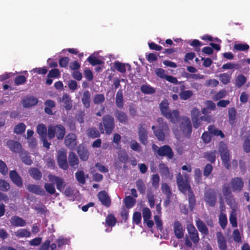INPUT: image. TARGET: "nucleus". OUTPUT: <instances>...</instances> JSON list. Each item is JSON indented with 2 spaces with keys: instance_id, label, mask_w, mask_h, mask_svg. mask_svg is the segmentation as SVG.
Masks as SVG:
<instances>
[{
  "instance_id": "f257e3e1",
  "label": "nucleus",
  "mask_w": 250,
  "mask_h": 250,
  "mask_svg": "<svg viewBox=\"0 0 250 250\" xmlns=\"http://www.w3.org/2000/svg\"><path fill=\"white\" fill-rule=\"evenodd\" d=\"M99 128L102 134L110 135L115 128V121L113 117L109 114L104 115L102 118V122L99 124Z\"/></svg>"
},
{
  "instance_id": "f03ea898",
  "label": "nucleus",
  "mask_w": 250,
  "mask_h": 250,
  "mask_svg": "<svg viewBox=\"0 0 250 250\" xmlns=\"http://www.w3.org/2000/svg\"><path fill=\"white\" fill-rule=\"evenodd\" d=\"M65 133V128L62 125H50L48 127L47 137L50 140L53 139L56 136L58 140H62L64 137Z\"/></svg>"
},
{
  "instance_id": "7ed1b4c3",
  "label": "nucleus",
  "mask_w": 250,
  "mask_h": 250,
  "mask_svg": "<svg viewBox=\"0 0 250 250\" xmlns=\"http://www.w3.org/2000/svg\"><path fill=\"white\" fill-rule=\"evenodd\" d=\"M218 152L220 154L222 163L226 169L230 168V153L227 145L223 141L219 144Z\"/></svg>"
},
{
  "instance_id": "20e7f679",
  "label": "nucleus",
  "mask_w": 250,
  "mask_h": 250,
  "mask_svg": "<svg viewBox=\"0 0 250 250\" xmlns=\"http://www.w3.org/2000/svg\"><path fill=\"white\" fill-rule=\"evenodd\" d=\"M152 149L156 157H166L169 159L173 157V152L171 148L168 145H164L162 146L158 147L156 145L153 144Z\"/></svg>"
},
{
  "instance_id": "39448f33",
  "label": "nucleus",
  "mask_w": 250,
  "mask_h": 250,
  "mask_svg": "<svg viewBox=\"0 0 250 250\" xmlns=\"http://www.w3.org/2000/svg\"><path fill=\"white\" fill-rule=\"evenodd\" d=\"M185 179H184L183 176L179 173L176 175V182L179 190L182 193L186 194L187 192H190L192 191L189 181L188 179L187 175H184Z\"/></svg>"
},
{
  "instance_id": "423d86ee",
  "label": "nucleus",
  "mask_w": 250,
  "mask_h": 250,
  "mask_svg": "<svg viewBox=\"0 0 250 250\" xmlns=\"http://www.w3.org/2000/svg\"><path fill=\"white\" fill-rule=\"evenodd\" d=\"M179 127L184 137L189 138L192 133V125L189 118L186 116L182 117Z\"/></svg>"
},
{
  "instance_id": "0eeeda50",
  "label": "nucleus",
  "mask_w": 250,
  "mask_h": 250,
  "mask_svg": "<svg viewBox=\"0 0 250 250\" xmlns=\"http://www.w3.org/2000/svg\"><path fill=\"white\" fill-rule=\"evenodd\" d=\"M154 134L157 139L163 141L165 139V135L169 131V127L167 124H163L162 126L156 127L154 125L152 126Z\"/></svg>"
},
{
  "instance_id": "6e6552de",
  "label": "nucleus",
  "mask_w": 250,
  "mask_h": 250,
  "mask_svg": "<svg viewBox=\"0 0 250 250\" xmlns=\"http://www.w3.org/2000/svg\"><path fill=\"white\" fill-rule=\"evenodd\" d=\"M204 201L206 204L210 207H214L217 202L215 191L211 188L207 189L204 193Z\"/></svg>"
},
{
  "instance_id": "1a4fd4ad",
  "label": "nucleus",
  "mask_w": 250,
  "mask_h": 250,
  "mask_svg": "<svg viewBox=\"0 0 250 250\" xmlns=\"http://www.w3.org/2000/svg\"><path fill=\"white\" fill-rule=\"evenodd\" d=\"M57 163L59 167L63 170H66L68 168V165L67 161V154L64 151H59L57 157Z\"/></svg>"
},
{
  "instance_id": "9d476101",
  "label": "nucleus",
  "mask_w": 250,
  "mask_h": 250,
  "mask_svg": "<svg viewBox=\"0 0 250 250\" xmlns=\"http://www.w3.org/2000/svg\"><path fill=\"white\" fill-rule=\"evenodd\" d=\"M230 186L234 192H241L244 187V181L241 177H234L231 179Z\"/></svg>"
},
{
  "instance_id": "9b49d317",
  "label": "nucleus",
  "mask_w": 250,
  "mask_h": 250,
  "mask_svg": "<svg viewBox=\"0 0 250 250\" xmlns=\"http://www.w3.org/2000/svg\"><path fill=\"white\" fill-rule=\"evenodd\" d=\"M138 136L139 141L144 145L148 143V132L145 127V124H140L138 126Z\"/></svg>"
},
{
  "instance_id": "f8f14e48",
  "label": "nucleus",
  "mask_w": 250,
  "mask_h": 250,
  "mask_svg": "<svg viewBox=\"0 0 250 250\" xmlns=\"http://www.w3.org/2000/svg\"><path fill=\"white\" fill-rule=\"evenodd\" d=\"M187 230L189 237L191 241L194 244H197L199 240V236L198 231L193 225H189L187 227Z\"/></svg>"
},
{
  "instance_id": "ddd939ff",
  "label": "nucleus",
  "mask_w": 250,
  "mask_h": 250,
  "mask_svg": "<svg viewBox=\"0 0 250 250\" xmlns=\"http://www.w3.org/2000/svg\"><path fill=\"white\" fill-rule=\"evenodd\" d=\"M77 136L74 133H69L64 139L65 146L70 149H73L77 145Z\"/></svg>"
},
{
  "instance_id": "4468645a",
  "label": "nucleus",
  "mask_w": 250,
  "mask_h": 250,
  "mask_svg": "<svg viewBox=\"0 0 250 250\" xmlns=\"http://www.w3.org/2000/svg\"><path fill=\"white\" fill-rule=\"evenodd\" d=\"M97 196L99 201L106 208H109L111 206V199L105 191L102 190L100 191L98 193Z\"/></svg>"
},
{
  "instance_id": "2eb2a0df",
  "label": "nucleus",
  "mask_w": 250,
  "mask_h": 250,
  "mask_svg": "<svg viewBox=\"0 0 250 250\" xmlns=\"http://www.w3.org/2000/svg\"><path fill=\"white\" fill-rule=\"evenodd\" d=\"M9 177L11 181L19 188L23 187V182L21 177L16 170H12L9 171Z\"/></svg>"
},
{
  "instance_id": "dca6fc26",
  "label": "nucleus",
  "mask_w": 250,
  "mask_h": 250,
  "mask_svg": "<svg viewBox=\"0 0 250 250\" xmlns=\"http://www.w3.org/2000/svg\"><path fill=\"white\" fill-rule=\"evenodd\" d=\"M6 144L8 147L13 152L19 153L22 150L21 145L18 141L9 140Z\"/></svg>"
},
{
  "instance_id": "f3484780",
  "label": "nucleus",
  "mask_w": 250,
  "mask_h": 250,
  "mask_svg": "<svg viewBox=\"0 0 250 250\" xmlns=\"http://www.w3.org/2000/svg\"><path fill=\"white\" fill-rule=\"evenodd\" d=\"M27 189L29 192L38 195L44 196L45 194V191L40 186L37 185L28 184Z\"/></svg>"
},
{
  "instance_id": "a211bd4d",
  "label": "nucleus",
  "mask_w": 250,
  "mask_h": 250,
  "mask_svg": "<svg viewBox=\"0 0 250 250\" xmlns=\"http://www.w3.org/2000/svg\"><path fill=\"white\" fill-rule=\"evenodd\" d=\"M38 103V99L33 96H27L22 100L21 103L24 107L28 108L36 105Z\"/></svg>"
},
{
  "instance_id": "6ab92c4d",
  "label": "nucleus",
  "mask_w": 250,
  "mask_h": 250,
  "mask_svg": "<svg viewBox=\"0 0 250 250\" xmlns=\"http://www.w3.org/2000/svg\"><path fill=\"white\" fill-rule=\"evenodd\" d=\"M174 232L175 236L178 239H181L184 237V231L181 223L178 221H176L173 225Z\"/></svg>"
},
{
  "instance_id": "aec40b11",
  "label": "nucleus",
  "mask_w": 250,
  "mask_h": 250,
  "mask_svg": "<svg viewBox=\"0 0 250 250\" xmlns=\"http://www.w3.org/2000/svg\"><path fill=\"white\" fill-rule=\"evenodd\" d=\"M168 116H167L165 118L169 120L170 122L172 124H176L180 120V114L179 111L177 109L170 110L169 113H168Z\"/></svg>"
},
{
  "instance_id": "412c9836",
  "label": "nucleus",
  "mask_w": 250,
  "mask_h": 250,
  "mask_svg": "<svg viewBox=\"0 0 250 250\" xmlns=\"http://www.w3.org/2000/svg\"><path fill=\"white\" fill-rule=\"evenodd\" d=\"M20 158L22 162L25 165L30 166L33 163V161L31 159L29 153L24 150H22L19 153Z\"/></svg>"
},
{
  "instance_id": "4be33fe9",
  "label": "nucleus",
  "mask_w": 250,
  "mask_h": 250,
  "mask_svg": "<svg viewBox=\"0 0 250 250\" xmlns=\"http://www.w3.org/2000/svg\"><path fill=\"white\" fill-rule=\"evenodd\" d=\"M68 162L71 167L76 168L79 164V159L75 153L71 151L68 155Z\"/></svg>"
},
{
  "instance_id": "5701e85b",
  "label": "nucleus",
  "mask_w": 250,
  "mask_h": 250,
  "mask_svg": "<svg viewBox=\"0 0 250 250\" xmlns=\"http://www.w3.org/2000/svg\"><path fill=\"white\" fill-rule=\"evenodd\" d=\"M159 108L162 115L165 117L168 116V113L170 111L169 109V103L167 100L161 101L159 104Z\"/></svg>"
},
{
  "instance_id": "b1692460",
  "label": "nucleus",
  "mask_w": 250,
  "mask_h": 250,
  "mask_svg": "<svg viewBox=\"0 0 250 250\" xmlns=\"http://www.w3.org/2000/svg\"><path fill=\"white\" fill-rule=\"evenodd\" d=\"M10 223L12 226L15 227H24L26 224V222L24 220L16 215L11 218Z\"/></svg>"
},
{
  "instance_id": "393cba45",
  "label": "nucleus",
  "mask_w": 250,
  "mask_h": 250,
  "mask_svg": "<svg viewBox=\"0 0 250 250\" xmlns=\"http://www.w3.org/2000/svg\"><path fill=\"white\" fill-rule=\"evenodd\" d=\"M81 100L84 107L89 108L90 106L91 94L88 90L83 92Z\"/></svg>"
},
{
  "instance_id": "a878e982",
  "label": "nucleus",
  "mask_w": 250,
  "mask_h": 250,
  "mask_svg": "<svg viewBox=\"0 0 250 250\" xmlns=\"http://www.w3.org/2000/svg\"><path fill=\"white\" fill-rule=\"evenodd\" d=\"M115 116L118 121L122 124H125L128 122V118L127 115L121 110H116Z\"/></svg>"
},
{
  "instance_id": "bb28decb",
  "label": "nucleus",
  "mask_w": 250,
  "mask_h": 250,
  "mask_svg": "<svg viewBox=\"0 0 250 250\" xmlns=\"http://www.w3.org/2000/svg\"><path fill=\"white\" fill-rule=\"evenodd\" d=\"M77 153L81 160L85 161L88 160L89 153L86 148L84 147H79L77 150Z\"/></svg>"
},
{
  "instance_id": "cd10ccee",
  "label": "nucleus",
  "mask_w": 250,
  "mask_h": 250,
  "mask_svg": "<svg viewBox=\"0 0 250 250\" xmlns=\"http://www.w3.org/2000/svg\"><path fill=\"white\" fill-rule=\"evenodd\" d=\"M196 225L199 231L205 235L208 234V229L205 224L202 220L199 219L196 222Z\"/></svg>"
},
{
  "instance_id": "c85d7f7f",
  "label": "nucleus",
  "mask_w": 250,
  "mask_h": 250,
  "mask_svg": "<svg viewBox=\"0 0 250 250\" xmlns=\"http://www.w3.org/2000/svg\"><path fill=\"white\" fill-rule=\"evenodd\" d=\"M115 103L116 106L120 109H122L124 106V98L123 91L122 89H119L116 94Z\"/></svg>"
},
{
  "instance_id": "c756f323",
  "label": "nucleus",
  "mask_w": 250,
  "mask_h": 250,
  "mask_svg": "<svg viewBox=\"0 0 250 250\" xmlns=\"http://www.w3.org/2000/svg\"><path fill=\"white\" fill-rule=\"evenodd\" d=\"M30 175L36 180H40L42 177V173L41 171L36 167H31L28 170Z\"/></svg>"
},
{
  "instance_id": "7c9ffc66",
  "label": "nucleus",
  "mask_w": 250,
  "mask_h": 250,
  "mask_svg": "<svg viewBox=\"0 0 250 250\" xmlns=\"http://www.w3.org/2000/svg\"><path fill=\"white\" fill-rule=\"evenodd\" d=\"M62 102L64 104V107L67 110H70L72 107V101L70 97L66 94L64 93L62 98Z\"/></svg>"
},
{
  "instance_id": "2f4dec72",
  "label": "nucleus",
  "mask_w": 250,
  "mask_h": 250,
  "mask_svg": "<svg viewBox=\"0 0 250 250\" xmlns=\"http://www.w3.org/2000/svg\"><path fill=\"white\" fill-rule=\"evenodd\" d=\"M208 130L209 133L211 135L216 136H220L221 138H223L225 137V135L223 133V132L221 130L216 128L213 125H210L208 126Z\"/></svg>"
},
{
  "instance_id": "473e14b6",
  "label": "nucleus",
  "mask_w": 250,
  "mask_h": 250,
  "mask_svg": "<svg viewBox=\"0 0 250 250\" xmlns=\"http://www.w3.org/2000/svg\"><path fill=\"white\" fill-rule=\"evenodd\" d=\"M216 151H207L204 153L203 157L210 163H214L216 160Z\"/></svg>"
},
{
  "instance_id": "72a5a7b5",
  "label": "nucleus",
  "mask_w": 250,
  "mask_h": 250,
  "mask_svg": "<svg viewBox=\"0 0 250 250\" xmlns=\"http://www.w3.org/2000/svg\"><path fill=\"white\" fill-rule=\"evenodd\" d=\"M217 243L219 249L220 250H227V243L224 236L220 233L217 235Z\"/></svg>"
},
{
  "instance_id": "f704fd0d",
  "label": "nucleus",
  "mask_w": 250,
  "mask_h": 250,
  "mask_svg": "<svg viewBox=\"0 0 250 250\" xmlns=\"http://www.w3.org/2000/svg\"><path fill=\"white\" fill-rule=\"evenodd\" d=\"M87 135L89 137L95 139L100 136V132L95 127H92L87 129Z\"/></svg>"
},
{
  "instance_id": "c9c22d12",
  "label": "nucleus",
  "mask_w": 250,
  "mask_h": 250,
  "mask_svg": "<svg viewBox=\"0 0 250 250\" xmlns=\"http://www.w3.org/2000/svg\"><path fill=\"white\" fill-rule=\"evenodd\" d=\"M246 77L242 74H239L235 79V85L238 88L241 87L246 82Z\"/></svg>"
},
{
  "instance_id": "e433bc0d",
  "label": "nucleus",
  "mask_w": 250,
  "mask_h": 250,
  "mask_svg": "<svg viewBox=\"0 0 250 250\" xmlns=\"http://www.w3.org/2000/svg\"><path fill=\"white\" fill-rule=\"evenodd\" d=\"M37 132L41 138L46 137L47 135L46 127L42 124H39L37 125Z\"/></svg>"
},
{
  "instance_id": "4c0bfd02",
  "label": "nucleus",
  "mask_w": 250,
  "mask_h": 250,
  "mask_svg": "<svg viewBox=\"0 0 250 250\" xmlns=\"http://www.w3.org/2000/svg\"><path fill=\"white\" fill-rule=\"evenodd\" d=\"M229 123L230 125H233L235 123L236 111L234 107H231L229 109L228 111Z\"/></svg>"
},
{
  "instance_id": "58836bf2",
  "label": "nucleus",
  "mask_w": 250,
  "mask_h": 250,
  "mask_svg": "<svg viewBox=\"0 0 250 250\" xmlns=\"http://www.w3.org/2000/svg\"><path fill=\"white\" fill-rule=\"evenodd\" d=\"M188 201L189 208L190 210L192 211L196 206V199L193 191L188 193Z\"/></svg>"
},
{
  "instance_id": "ea45409f",
  "label": "nucleus",
  "mask_w": 250,
  "mask_h": 250,
  "mask_svg": "<svg viewBox=\"0 0 250 250\" xmlns=\"http://www.w3.org/2000/svg\"><path fill=\"white\" fill-rule=\"evenodd\" d=\"M222 191L224 197L233 195L231 186L228 183H224L223 185Z\"/></svg>"
},
{
  "instance_id": "a19ab883",
  "label": "nucleus",
  "mask_w": 250,
  "mask_h": 250,
  "mask_svg": "<svg viewBox=\"0 0 250 250\" xmlns=\"http://www.w3.org/2000/svg\"><path fill=\"white\" fill-rule=\"evenodd\" d=\"M219 77L220 81L223 84H227L230 81V79L231 78V73H222L219 75Z\"/></svg>"
},
{
  "instance_id": "79ce46f5",
  "label": "nucleus",
  "mask_w": 250,
  "mask_h": 250,
  "mask_svg": "<svg viewBox=\"0 0 250 250\" xmlns=\"http://www.w3.org/2000/svg\"><path fill=\"white\" fill-rule=\"evenodd\" d=\"M116 222V218L113 214H109L107 215L105 219V223L108 227H113L115 226Z\"/></svg>"
},
{
  "instance_id": "37998d69",
  "label": "nucleus",
  "mask_w": 250,
  "mask_h": 250,
  "mask_svg": "<svg viewBox=\"0 0 250 250\" xmlns=\"http://www.w3.org/2000/svg\"><path fill=\"white\" fill-rule=\"evenodd\" d=\"M141 91L146 94H153L155 92L154 88L148 84H143L141 86Z\"/></svg>"
},
{
  "instance_id": "c03bdc74",
  "label": "nucleus",
  "mask_w": 250,
  "mask_h": 250,
  "mask_svg": "<svg viewBox=\"0 0 250 250\" xmlns=\"http://www.w3.org/2000/svg\"><path fill=\"white\" fill-rule=\"evenodd\" d=\"M124 203L127 208H130L135 205L136 200L131 196H127L124 199Z\"/></svg>"
},
{
  "instance_id": "a18cd8bd",
  "label": "nucleus",
  "mask_w": 250,
  "mask_h": 250,
  "mask_svg": "<svg viewBox=\"0 0 250 250\" xmlns=\"http://www.w3.org/2000/svg\"><path fill=\"white\" fill-rule=\"evenodd\" d=\"M136 186L141 194H144L145 193L146 187L142 179H138L136 182Z\"/></svg>"
},
{
  "instance_id": "49530a36",
  "label": "nucleus",
  "mask_w": 250,
  "mask_h": 250,
  "mask_svg": "<svg viewBox=\"0 0 250 250\" xmlns=\"http://www.w3.org/2000/svg\"><path fill=\"white\" fill-rule=\"evenodd\" d=\"M15 235L18 238L29 237L31 235V233L26 229H21L15 232Z\"/></svg>"
},
{
  "instance_id": "de8ad7c7",
  "label": "nucleus",
  "mask_w": 250,
  "mask_h": 250,
  "mask_svg": "<svg viewBox=\"0 0 250 250\" xmlns=\"http://www.w3.org/2000/svg\"><path fill=\"white\" fill-rule=\"evenodd\" d=\"M219 222L221 227L224 229L226 227L228 223L227 217L223 212H220L219 216Z\"/></svg>"
},
{
  "instance_id": "09e8293b",
  "label": "nucleus",
  "mask_w": 250,
  "mask_h": 250,
  "mask_svg": "<svg viewBox=\"0 0 250 250\" xmlns=\"http://www.w3.org/2000/svg\"><path fill=\"white\" fill-rule=\"evenodd\" d=\"M75 177L79 183L84 185L85 184V178L84 172L83 170H79L75 173Z\"/></svg>"
},
{
  "instance_id": "8fccbe9b",
  "label": "nucleus",
  "mask_w": 250,
  "mask_h": 250,
  "mask_svg": "<svg viewBox=\"0 0 250 250\" xmlns=\"http://www.w3.org/2000/svg\"><path fill=\"white\" fill-rule=\"evenodd\" d=\"M26 126L23 123L18 124L15 126L14 132L17 134H21L25 132Z\"/></svg>"
},
{
  "instance_id": "3c124183",
  "label": "nucleus",
  "mask_w": 250,
  "mask_h": 250,
  "mask_svg": "<svg viewBox=\"0 0 250 250\" xmlns=\"http://www.w3.org/2000/svg\"><path fill=\"white\" fill-rule=\"evenodd\" d=\"M105 101V97L103 94H97L93 98V103L95 104H100Z\"/></svg>"
},
{
  "instance_id": "603ef678",
  "label": "nucleus",
  "mask_w": 250,
  "mask_h": 250,
  "mask_svg": "<svg viewBox=\"0 0 250 250\" xmlns=\"http://www.w3.org/2000/svg\"><path fill=\"white\" fill-rule=\"evenodd\" d=\"M87 61L93 66H95L97 64H101L103 63V62L102 60L92 55H90L88 57L87 59Z\"/></svg>"
},
{
  "instance_id": "864d4df0",
  "label": "nucleus",
  "mask_w": 250,
  "mask_h": 250,
  "mask_svg": "<svg viewBox=\"0 0 250 250\" xmlns=\"http://www.w3.org/2000/svg\"><path fill=\"white\" fill-rule=\"evenodd\" d=\"M243 148L246 153H248L250 152V134L244 140Z\"/></svg>"
},
{
  "instance_id": "5fc2aeb1",
  "label": "nucleus",
  "mask_w": 250,
  "mask_h": 250,
  "mask_svg": "<svg viewBox=\"0 0 250 250\" xmlns=\"http://www.w3.org/2000/svg\"><path fill=\"white\" fill-rule=\"evenodd\" d=\"M193 95V92L191 90H186L179 92V96L181 100H187L190 98Z\"/></svg>"
},
{
  "instance_id": "6e6d98bb",
  "label": "nucleus",
  "mask_w": 250,
  "mask_h": 250,
  "mask_svg": "<svg viewBox=\"0 0 250 250\" xmlns=\"http://www.w3.org/2000/svg\"><path fill=\"white\" fill-rule=\"evenodd\" d=\"M234 49L239 51H247L249 48V45L247 43H238L234 45Z\"/></svg>"
},
{
  "instance_id": "4d7b16f0",
  "label": "nucleus",
  "mask_w": 250,
  "mask_h": 250,
  "mask_svg": "<svg viewBox=\"0 0 250 250\" xmlns=\"http://www.w3.org/2000/svg\"><path fill=\"white\" fill-rule=\"evenodd\" d=\"M114 68L121 73H125L126 72L125 65L119 61H116L114 63Z\"/></svg>"
},
{
  "instance_id": "13d9d810",
  "label": "nucleus",
  "mask_w": 250,
  "mask_h": 250,
  "mask_svg": "<svg viewBox=\"0 0 250 250\" xmlns=\"http://www.w3.org/2000/svg\"><path fill=\"white\" fill-rule=\"evenodd\" d=\"M232 236L233 240L236 243H241L242 242V237L238 229H235L233 231Z\"/></svg>"
},
{
  "instance_id": "bf43d9fd",
  "label": "nucleus",
  "mask_w": 250,
  "mask_h": 250,
  "mask_svg": "<svg viewBox=\"0 0 250 250\" xmlns=\"http://www.w3.org/2000/svg\"><path fill=\"white\" fill-rule=\"evenodd\" d=\"M10 188V184L6 181L0 179V190L7 191Z\"/></svg>"
},
{
  "instance_id": "052dcab7",
  "label": "nucleus",
  "mask_w": 250,
  "mask_h": 250,
  "mask_svg": "<svg viewBox=\"0 0 250 250\" xmlns=\"http://www.w3.org/2000/svg\"><path fill=\"white\" fill-rule=\"evenodd\" d=\"M189 44L190 46L194 47L196 51H199L200 47L203 45L200 41L196 39L190 41Z\"/></svg>"
},
{
  "instance_id": "680f3d73",
  "label": "nucleus",
  "mask_w": 250,
  "mask_h": 250,
  "mask_svg": "<svg viewBox=\"0 0 250 250\" xmlns=\"http://www.w3.org/2000/svg\"><path fill=\"white\" fill-rule=\"evenodd\" d=\"M202 172L200 168H196L194 170V179L196 183L199 184L202 182Z\"/></svg>"
},
{
  "instance_id": "e2e57ef3",
  "label": "nucleus",
  "mask_w": 250,
  "mask_h": 250,
  "mask_svg": "<svg viewBox=\"0 0 250 250\" xmlns=\"http://www.w3.org/2000/svg\"><path fill=\"white\" fill-rule=\"evenodd\" d=\"M61 76V73L57 68H54L50 70L47 74L48 78H59Z\"/></svg>"
},
{
  "instance_id": "0e129e2a",
  "label": "nucleus",
  "mask_w": 250,
  "mask_h": 250,
  "mask_svg": "<svg viewBox=\"0 0 250 250\" xmlns=\"http://www.w3.org/2000/svg\"><path fill=\"white\" fill-rule=\"evenodd\" d=\"M226 95V90L225 89H222L214 95L213 99L214 101H218L224 98Z\"/></svg>"
},
{
  "instance_id": "69168bd1",
  "label": "nucleus",
  "mask_w": 250,
  "mask_h": 250,
  "mask_svg": "<svg viewBox=\"0 0 250 250\" xmlns=\"http://www.w3.org/2000/svg\"><path fill=\"white\" fill-rule=\"evenodd\" d=\"M44 187L46 192L51 195L54 194L56 192L55 187L52 184L45 183Z\"/></svg>"
},
{
  "instance_id": "338daca9",
  "label": "nucleus",
  "mask_w": 250,
  "mask_h": 250,
  "mask_svg": "<svg viewBox=\"0 0 250 250\" xmlns=\"http://www.w3.org/2000/svg\"><path fill=\"white\" fill-rule=\"evenodd\" d=\"M142 213L144 221H146V220L150 219L151 213L148 208H144L143 209Z\"/></svg>"
},
{
  "instance_id": "774afa93",
  "label": "nucleus",
  "mask_w": 250,
  "mask_h": 250,
  "mask_svg": "<svg viewBox=\"0 0 250 250\" xmlns=\"http://www.w3.org/2000/svg\"><path fill=\"white\" fill-rule=\"evenodd\" d=\"M69 59L67 57L61 58L59 60V64L61 67L66 68L69 63Z\"/></svg>"
}]
</instances>
